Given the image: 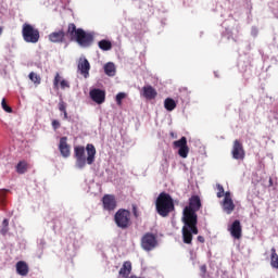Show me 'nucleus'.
I'll list each match as a JSON object with an SVG mask.
<instances>
[{
    "mask_svg": "<svg viewBox=\"0 0 278 278\" xmlns=\"http://www.w3.org/2000/svg\"><path fill=\"white\" fill-rule=\"evenodd\" d=\"M49 40L53 43H62L65 41V33L58 30L49 35Z\"/></svg>",
    "mask_w": 278,
    "mask_h": 278,
    "instance_id": "nucleus-14",
    "label": "nucleus"
},
{
    "mask_svg": "<svg viewBox=\"0 0 278 278\" xmlns=\"http://www.w3.org/2000/svg\"><path fill=\"white\" fill-rule=\"evenodd\" d=\"M130 273H131V263L130 262H125L123 264V267L119 270V275L122 277H129Z\"/></svg>",
    "mask_w": 278,
    "mask_h": 278,
    "instance_id": "nucleus-19",
    "label": "nucleus"
},
{
    "mask_svg": "<svg viewBox=\"0 0 278 278\" xmlns=\"http://www.w3.org/2000/svg\"><path fill=\"white\" fill-rule=\"evenodd\" d=\"M201 270H202V273H205V270H206V266L204 265V266H202L201 267Z\"/></svg>",
    "mask_w": 278,
    "mask_h": 278,
    "instance_id": "nucleus-40",
    "label": "nucleus"
},
{
    "mask_svg": "<svg viewBox=\"0 0 278 278\" xmlns=\"http://www.w3.org/2000/svg\"><path fill=\"white\" fill-rule=\"evenodd\" d=\"M218 193L217 197L222 198L224 195V187L222 185H217Z\"/></svg>",
    "mask_w": 278,
    "mask_h": 278,
    "instance_id": "nucleus-29",
    "label": "nucleus"
},
{
    "mask_svg": "<svg viewBox=\"0 0 278 278\" xmlns=\"http://www.w3.org/2000/svg\"><path fill=\"white\" fill-rule=\"evenodd\" d=\"M156 212L166 217L175 210L174 201L168 193L162 192L155 201Z\"/></svg>",
    "mask_w": 278,
    "mask_h": 278,
    "instance_id": "nucleus-4",
    "label": "nucleus"
},
{
    "mask_svg": "<svg viewBox=\"0 0 278 278\" xmlns=\"http://www.w3.org/2000/svg\"><path fill=\"white\" fill-rule=\"evenodd\" d=\"M59 110L63 113V118L64 119H68V115H67V112H66V103L63 102V101H60L59 103Z\"/></svg>",
    "mask_w": 278,
    "mask_h": 278,
    "instance_id": "nucleus-25",
    "label": "nucleus"
},
{
    "mask_svg": "<svg viewBox=\"0 0 278 278\" xmlns=\"http://www.w3.org/2000/svg\"><path fill=\"white\" fill-rule=\"evenodd\" d=\"M103 206L106 211H113L116 207L115 198L111 194H106L102 199Z\"/></svg>",
    "mask_w": 278,
    "mask_h": 278,
    "instance_id": "nucleus-13",
    "label": "nucleus"
},
{
    "mask_svg": "<svg viewBox=\"0 0 278 278\" xmlns=\"http://www.w3.org/2000/svg\"><path fill=\"white\" fill-rule=\"evenodd\" d=\"M66 35L72 41H76L81 48L90 47L94 39L93 33H86L81 28H76L74 24L68 25Z\"/></svg>",
    "mask_w": 278,
    "mask_h": 278,
    "instance_id": "nucleus-3",
    "label": "nucleus"
},
{
    "mask_svg": "<svg viewBox=\"0 0 278 278\" xmlns=\"http://www.w3.org/2000/svg\"><path fill=\"white\" fill-rule=\"evenodd\" d=\"M1 106L7 113H12L13 110L7 104L5 99H2Z\"/></svg>",
    "mask_w": 278,
    "mask_h": 278,
    "instance_id": "nucleus-27",
    "label": "nucleus"
},
{
    "mask_svg": "<svg viewBox=\"0 0 278 278\" xmlns=\"http://www.w3.org/2000/svg\"><path fill=\"white\" fill-rule=\"evenodd\" d=\"M8 230H9L8 227H2V229H1L0 232H1L2 235H5V233L8 232Z\"/></svg>",
    "mask_w": 278,
    "mask_h": 278,
    "instance_id": "nucleus-37",
    "label": "nucleus"
},
{
    "mask_svg": "<svg viewBox=\"0 0 278 278\" xmlns=\"http://www.w3.org/2000/svg\"><path fill=\"white\" fill-rule=\"evenodd\" d=\"M164 106L167 111L172 112L173 110H175V108L177 106L176 102L170 99V98H167L165 101H164Z\"/></svg>",
    "mask_w": 278,
    "mask_h": 278,
    "instance_id": "nucleus-22",
    "label": "nucleus"
},
{
    "mask_svg": "<svg viewBox=\"0 0 278 278\" xmlns=\"http://www.w3.org/2000/svg\"><path fill=\"white\" fill-rule=\"evenodd\" d=\"M215 76L217 77V74L215 73Z\"/></svg>",
    "mask_w": 278,
    "mask_h": 278,
    "instance_id": "nucleus-44",
    "label": "nucleus"
},
{
    "mask_svg": "<svg viewBox=\"0 0 278 278\" xmlns=\"http://www.w3.org/2000/svg\"><path fill=\"white\" fill-rule=\"evenodd\" d=\"M223 35L227 36V38L230 39L232 37V30L230 28H226Z\"/></svg>",
    "mask_w": 278,
    "mask_h": 278,
    "instance_id": "nucleus-30",
    "label": "nucleus"
},
{
    "mask_svg": "<svg viewBox=\"0 0 278 278\" xmlns=\"http://www.w3.org/2000/svg\"><path fill=\"white\" fill-rule=\"evenodd\" d=\"M29 79L35 84H40V77L34 72L29 74Z\"/></svg>",
    "mask_w": 278,
    "mask_h": 278,
    "instance_id": "nucleus-26",
    "label": "nucleus"
},
{
    "mask_svg": "<svg viewBox=\"0 0 278 278\" xmlns=\"http://www.w3.org/2000/svg\"><path fill=\"white\" fill-rule=\"evenodd\" d=\"M126 97V94L124 92H119L117 96H116V102L118 105L122 104V100Z\"/></svg>",
    "mask_w": 278,
    "mask_h": 278,
    "instance_id": "nucleus-28",
    "label": "nucleus"
},
{
    "mask_svg": "<svg viewBox=\"0 0 278 278\" xmlns=\"http://www.w3.org/2000/svg\"><path fill=\"white\" fill-rule=\"evenodd\" d=\"M134 215L138 217L137 208L134 206Z\"/></svg>",
    "mask_w": 278,
    "mask_h": 278,
    "instance_id": "nucleus-39",
    "label": "nucleus"
},
{
    "mask_svg": "<svg viewBox=\"0 0 278 278\" xmlns=\"http://www.w3.org/2000/svg\"><path fill=\"white\" fill-rule=\"evenodd\" d=\"M16 273L22 277H26L28 275V266L25 262L20 261L16 263Z\"/></svg>",
    "mask_w": 278,
    "mask_h": 278,
    "instance_id": "nucleus-18",
    "label": "nucleus"
},
{
    "mask_svg": "<svg viewBox=\"0 0 278 278\" xmlns=\"http://www.w3.org/2000/svg\"><path fill=\"white\" fill-rule=\"evenodd\" d=\"M224 195H225L224 201L232 200V199H231V193H230L229 191H227L226 193H224Z\"/></svg>",
    "mask_w": 278,
    "mask_h": 278,
    "instance_id": "nucleus-34",
    "label": "nucleus"
},
{
    "mask_svg": "<svg viewBox=\"0 0 278 278\" xmlns=\"http://www.w3.org/2000/svg\"><path fill=\"white\" fill-rule=\"evenodd\" d=\"M115 223L116 225L122 228L126 229L130 224V212L127 210H118L115 214Z\"/></svg>",
    "mask_w": 278,
    "mask_h": 278,
    "instance_id": "nucleus-6",
    "label": "nucleus"
},
{
    "mask_svg": "<svg viewBox=\"0 0 278 278\" xmlns=\"http://www.w3.org/2000/svg\"><path fill=\"white\" fill-rule=\"evenodd\" d=\"M8 226H9V219H3V222H2V227H7L8 228Z\"/></svg>",
    "mask_w": 278,
    "mask_h": 278,
    "instance_id": "nucleus-36",
    "label": "nucleus"
},
{
    "mask_svg": "<svg viewBox=\"0 0 278 278\" xmlns=\"http://www.w3.org/2000/svg\"><path fill=\"white\" fill-rule=\"evenodd\" d=\"M142 96L148 100H152L157 96V93L151 86H144L142 88Z\"/></svg>",
    "mask_w": 278,
    "mask_h": 278,
    "instance_id": "nucleus-16",
    "label": "nucleus"
},
{
    "mask_svg": "<svg viewBox=\"0 0 278 278\" xmlns=\"http://www.w3.org/2000/svg\"><path fill=\"white\" fill-rule=\"evenodd\" d=\"M198 240H199L201 243H203V242L205 241L204 237H202V236H199V237H198Z\"/></svg>",
    "mask_w": 278,
    "mask_h": 278,
    "instance_id": "nucleus-38",
    "label": "nucleus"
},
{
    "mask_svg": "<svg viewBox=\"0 0 278 278\" xmlns=\"http://www.w3.org/2000/svg\"><path fill=\"white\" fill-rule=\"evenodd\" d=\"M222 207L225 213L230 215L233 212L236 205L232 200H223Z\"/></svg>",
    "mask_w": 278,
    "mask_h": 278,
    "instance_id": "nucleus-17",
    "label": "nucleus"
},
{
    "mask_svg": "<svg viewBox=\"0 0 278 278\" xmlns=\"http://www.w3.org/2000/svg\"><path fill=\"white\" fill-rule=\"evenodd\" d=\"M77 68L80 72V74L84 75L85 78L89 76L90 63L85 56H81L79 59Z\"/></svg>",
    "mask_w": 278,
    "mask_h": 278,
    "instance_id": "nucleus-10",
    "label": "nucleus"
},
{
    "mask_svg": "<svg viewBox=\"0 0 278 278\" xmlns=\"http://www.w3.org/2000/svg\"><path fill=\"white\" fill-rule=\"evenodd\" d=\"M59 150H60L62 156H64V157L70 156L71 152H70V147L67 144V138L66 137H62L60 139Z\"/></svg>",
    "mask_w": 278,
    "mask_h": 278,
    "instance_id": "nucleus-15",
    "label": "nucleus"
},
{
    "mask_svg": "<svg viewBox=\"0 0 278 278\" xmlns=\"http://www.w3.org/2000/svg\"><path fill=\"white\" fill-rule=\"evenodd\" d=\"M231 236L235 239H240L242 236V226L239 219H236L229 228Z\"/></svg>",
    "mask_w": 278,
    "mask_h": 278,
    "instance_id": "nucleus-12",
    "label": "nucleus"
},
{
    "mask_svg": "<svg viewBox=\"0 0 278 278\" xmlns=\"http://www.w3.org/2000/svg\"><path fill=\"white\" fill-rule=\"evenodd\" d=\"M270 265L278 270V254L275 248L271 249Z\"/></svg>",
    "mask_w": 278,
    "mask_h": 278,
    "instance_id": "nucleus-21",
    "label": "nucleus"
},
{
    "mask_svg": "<svg viewBox=\"0 0 278 278\" xmlns=\"http://www.w3.org/2000/svg\"><path fill=\"white\" fill-rule=\"evenodd\" d=\"M52 127H53L54 130H56V129L60 127V122L56 121V119H54V121L52 122Z\"/></svg>",
    "mask_w": 278,
    "mask_h": 278,
    "instance_id": "nucleus-33",
    "label": "nucleus"
},
{
    "mask_svg": "<svg viewBox=\"0 0 278 278\" xmlns=\"http://www.w3.org/2000/svg\"><path fill=\"white\" fill-rule=\"evenodd\" d=\"M26 170H27V164H26L24 161L20 162V163L16 165V172H17L18 174H24Z\"/></svg>",
    "mask_w": 278,
    "mask_h": 278,
    "instance_id": "nucleus-24",
    "label": "nucleus"
},
{
    "mask_svg": "<svg viewBox=\"0 0 278 278\" xmlns=\"http://www.w3.org/2000/svg\"><path fill=\"white\" fill-rule=\"evenodd\" d=\"M174 147L175 148H179L178 150V154L186 159L188 156L189 153V148L187 144V138L182 137L180 140L174 141Z\"/></svg>",
    "mask_w": 278,
    "mask_h": 278,
    "instance_id": "nucleus-9",
    "label": "nucleus"
},
{
    "mask_svg": "<svg viewBox=\"0 0 278 278\" xmlns=\"http://www.w3.org/2000/svg\"><path fill=\"white\" fill-rule=\"evenodd\" d=\"M159 245L157 237L151 232L146 233L141 239V248L150 252Z\"/></svg>",
    "mask_w": 278,
    "mask_h": 278,
    "instance_id": "nucleus-7",
    "label": "nucleus"
},
{
    "mask_svg": "<svg viewBox=\"0 0 278 278\" xmlns=\"http://www.w3.org/2000/svg\"><path fill=\"white\" fill-rule=\"evenodd\" d=\"M1 34H2V28L0 27V36H1Z\"/></svg>",
    "mask_w": 278,
    "mask_h": 278,
    "instance_id": "nucleus-43",
    "label": "nucleus"
},
{
    "mask_svg": "<svg viewBox=\"0 0 278 278\" xmlns=\"http://www.w3.org/2000/svg\"><path fill=\"white\" fill-rule=\"evenodd\" d=\"M60 81V75L56 74L55 78H54V86L56 87L59 85Z\"/></svg>",
    "mask_w": 278,
    "mask_h": 278,
    "instance_id": "nucleus-35",
    "label": "nucleus"
},
{
    "mask_svg": "<svg viewBox=\"0 0 278 278\" xmlns=\"http://www.w3.org/2000/svg\"><path fill=\"white\" fill-rule=\"evenodd\" d=\"M251 35H252L254 38L257 37V35H258V29H257L255 26L252 27V29H251Z\"/></svg>",
    "mask_w": 278,
    "mask_h": 278,
    "instance_id": "nucleus-31",
    "label": "nucleus"
},
{
    "mask_svg": "<svg viewBox=\"0 0 278 278\" xmlns=\"http://www.w3.org/2000/svg\"><path fill=\"white\" fill-rule=\"evenodd\" d=\"M86 151H87V157H86ZM96 148L93 144L88 143L86 147V150L84 147L78 146L74 148V157L76 159L75 167L77 169H84L86 167V164L91 165L93 164L96 160Z\"/></svg>",
    "mask_w": 278,
    "mask_h": 278,
    "instance_id": "nucleus-2",
    "label": "nucleus"
},
{
    "mask_svg": "<svg viewBox=\"0 0 278 278\" xmlns=\"http://www.w3.org/2000/svg\"><path fill=\"white\" fill-rule=\"evenodd\" d=\"M202 203L199 195H192L189 199V205L184 208L182 222V238L184 242L190 244L192 241V235H198L199 230L197 227L198 215L197 212L201 208Z\"/></svg>",
    "mask_w": 278,
    "mask_h": 278,
    "instance_id": "nucleus-1",
    "label": "nucleus"
},
{
    "mask_svg": "<svg viewBox=\"0 0 278 278\" xmlns=\"http://www.w3.org/2000/svg\"><path fill=\"white\" fill-rule=\"evenodd\" d=\"M60 85L62 89L70 88V84L66 80H62Z\"/></svg>",
    "mask_w": 278,
    "mask_h": 278,
    "instance_id": "nucleus-32",
    "label": "nucleus"
},
{
    "mask_svg": "<svg viewBox=\"0 0 278 278\" xmlns=\"http://www.w3.org/2000/svg\"><path fill=\"white\" fill-rule=\"evenodd\" d=\"M104 73L110 76L113 77L116 74V67L114 65V63L109 62L104 65Z\"/></svg>",
    "mask_w": 278,
    "mask_h": 278,
    "instance_id": "nucleus-20",
    "label": "nucleus"
},
{
    "mask_svg": "<svg viewBox=\"0 0 278 278\" xmlns=\"http://www.w3.org/2000/svg\"><path fill=\"white\" fill-rule=\"evenodd\" d=\"M90 98L98 104H102L105 101V92L101 89H92L89 92Z\"/></svg>",
    "mask_w": 278,
    "mask_h": 278,
    "instance_id": "nucleus-11",
    "label": "nucleus"
},
{
    "mask_svg": "<svg viewBox=\"0 0 278 278\" xmlns=\"http://www.w3.org/2000/svg\"><path fill=\"white\" fill-rule=\"evenodd\" d=\"M99 48L103 51H109L112 49V43L109 40H101L98 43Z\"/></svg>",
    "mask_w": 278,
    "mask_h": 278,
    "instance_id": "nucleus-23",
    "label": "nucleus"
},
{
    "mask_svg": "<svg viewBox=\"0 0 278 278\" xmlns=\"http://www.w3.org/2000/svg\"><path fill=\"white\" fill-rule=\"evenodd\" d=\"M231 154H232V157L237 161H243L244 160L245 151L243 149L242 143L239 140H236L233 142Z\"/></svg>",
    "mask_w": 278,
    "mask_h": 278,
    "instance_id": "nucleus-8",
    "label": "nucleus"
},
{
    "mask_svg": "<svg viewBox=\"0 0 278 278\" xmlns=\"http://www.w3.org/2000/svg\"><path fill=\"white\" fill-rule=\"evenodd\" d=\"M170 136H172L173 138H176V136H175V134H174V132H170Z\"/></svg>",
    "mask_w": 278,
    "mask_h": 278,
    "instance_id": "nucleus-42",
    "label": "nucleus"
},
{
    "mask_svg": "<svg viewBox=\"0 0 278 278\" xmlns=\"http://www.w3.org/2000/svg\"><path fill=\"white\" fill-rule=\"evenodd\" d=\"M274 185V181L271 178H269V187H271Z\"/></svg>",
    "mask_w": 278,
    "mask_h": 278,
    "instance_id": "nucleus-41",
    "label": "nucleus"
},
{
    "mask_svg": "<svg viewBox=\"0 0 278 278\" xmlns=\"http://www.w3.org/2000/svg\"><path fill=\"white\" fill-rule=\"evenodd\" d=\"M22 36L24 41L27 43H37L40 38L39 30L27 23L23 25Z\"/></svg>",
    "mask_w": 278,
    "mask_h": 278,
    "instance_id": "nucleus-5",
    "label": "nucleus"
}]
</instances>
